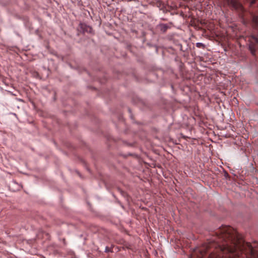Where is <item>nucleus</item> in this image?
<instances>
[{
  "label": "nucleus",
  "instance_id": "obj_1",
  "mask_svg": "<svg viewBox=\"0 0 258 258\" xmlns=\"http://www.w3.org/2000/svg\"><path fill=\"white\" fill-rule=\"evenodd\" d=\"M217 233L224 241L216 251L211 252L208 258H258V243L251 244L241 239L236 231L229 226L220 228Z\"/></svg>",
  "mask_w": 258,
  "mask_h": 258
},
{
  "label": "nucleus",
  "instance_id": "obj_2",
  "mask_svg": "<svg viewBox=\"0 0 258 258\" xmlns=\"http://www.w3.org/2000/svg\"><path fill=\"white\" fill-rule=\"evenodd\" d=\"M208 248L207 246H204L203 248L199 250V252H200V255H198V258H203L205 254L207 252L206 251V249Z\"/></svg>",
  "mask_w": 258,
  "mask_h": 258
},
{
  "label": "nucleus",
  "instance_id": "obj_3",
  "mask_svg": "<svg viewBox=\"0 0 258 258\" xmlns=\"http://www.w3.org/2000/svg\"><path fill=\"white\" fill-rule=\"evenodd\" d=\"M231 4L233 6V7L235 8V9H238L242 8V6L241 5V4L235 0L231 1Z\"/></svg>",
  "mask_w": 258,
  "mask_h": 258
},
{
  "label": "nucleus",
  "instance_id": "obj_4",
  "mask_svg": "<svg viewBox=\"0 0 258 258\" xmlns=\"http://www.w3.org/2000/svg\"><path fill=\"white\" fill-rule=\"evenodd\" d=\"M252 21L255 25L258 24V16H254L252 19Z\"/></svg>",
  "mask_w": 258,
  "mask_h": 258
},
{
  "label": "nucleus",
  "instance_id": "obj_5",
  "mask_svg": "<svg viewBox=\"0 0 258 258\" xmlns=\"http://www.w3.org/2000/svg\"><path fill=\"white\" fill-rule=\"evenodd\" d=\"M196 46L199 48L203 47L204 46V45L202 43L198 42L196 43Z\"/></svg>",
  "mask_w": 258,
  "mask_h": 258
},
{
  "label": "nucleus",
  "instance_id": "obj_6",
  "mask_svg": "<svg viewBox=\"0 0 258 258\" xmlns=\"http://www.w3.org/2000/svg\"><path fill=\"white\" fill-rule=\"evenodd\" d=\"M255 0H251L250 1V5H253L255 3Z\"/></svg>",
  "mask_w": 258,
  "mask_h": 258
},
{
  "label": "nucleus",
  "instance_id": "obj_7",
  "mask_svg": "<svg viewBox=\"0 0 258 258\" xmlns=\"http://www.w3.org/2000/svg\"><path fill=\"white\" fill-rule=\"evenodd\" d=\"M250 48L251 49V51L252 53L254 54V51L252 50L251 47H250Z\"/></svg>",
  "mask_w": 258,
  "mask_h": 258
}]
</instances>
